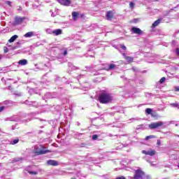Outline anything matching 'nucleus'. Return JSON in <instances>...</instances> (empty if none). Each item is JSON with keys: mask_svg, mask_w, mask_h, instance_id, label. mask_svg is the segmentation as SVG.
I'll list each match as a JSON object with an SVG mask.
<instances>
[{"mask_svg": "<svg viewBox=\"0 0 179 179\" xmlns=\"http://www.w3.org/2000/svg\"><path fill=\"white\" fill-rule=\"evenodd\" d=\"M99 100L102 104H107V103L113 101V96H111V94L101 93L99 95Z\"/></svg>", "mask_w": 179, "mask_h": 179, "instance_id": "1", "label": "nucleus"}, {"mask_svg": "<svg viewBox=\"0 0 179 179\" xmlns=\"http://www.w3.org/2000/svg\"><path fill=\"white\" fill-rule=\"evenodd\" d=\"M164 122H156L149 124V128L150 129H156L157 128H160V127H164Z\"/></svg>", "mask_w": 179, "mask_h": 179, "instance_id": "2", "label": "nucleus"}, {"mask_svg": "<svg viewBox=\"0 0 179 179\" xmlns=\"http://www.w3.org/2000/svg\"><path fill=\"white\" fill-rule=\"evenodd\" d=\"M144 176H145V173H143V171H142L141 169H137L135 171L134 178V179H143Z\"/></svg>", "mask_w": 179, "mask_h": 179, "instance_id": "3", "label": "nucleus"}, {"mask_svg": "<svg viewBox=\"0 0 179 179\" xmlns=\"http://www.w3.org/2000/svg\"><path fill=\"white\" fill-rule=\"evenodd\" d=\"M34 152L36 155H45V153H48V150H41V145H40L39 147L35 146Z\"/></svg>", "mask_w": 179, "mask_h": 179, "instance_id": "4", "label": "nucleus"}, {"mask_svg": "<svg viewBox=\"0 0 179 179\" xmlns=\"http://www.w3.org/2000/svg\"><path fill=\"white\" fill-rule=\"evenodd\" d=\"M143 155H146L147 156H155L156 155V151L155 150H143Z\"/></svg>", "mask_w": 179, "mask_h": 179, "instance_id": "5", "label": "nucleus"}, {"mask_svg": "<svg viewBox=\"0 0 179 179\" xmlns=\"http://www.w3.org/2000/svg\"><path fill=\"white\" fill-rule=\"evenodd\" d=\"M131 31L134 34H138V36H141V34H142V33H143V31H142L141 29H139L138 27H135L131 28Z\"/></svg>", "mask_w": 179, "mask_h": 179, "instance_id": "6", "label": "nucleus"}, {"mask_svg": "<svg viewBox=\"0 0 179 179\" xmlns=\"http://www.w3.org/2000/svg\"><path fill=\"white\" fill-rule=\"evenodd\" d=\"M59 3L64 5V6H69L71 5V0H57Z\"/></svg>", "mask_w": 179, "mask_h": 179, "instance_id": "7", "label": "nucleus"}, {"mask_svg": "<svg viewBox=\"0 0 179 179\" xmlns=\"http://www.w3.org/2000/svg\"><path fill=\"white\" fill-rule=\"evenodd\" d=\"M122 56L124 57V59L127 61V62L131 63L134 62V57L127 56V54L122 53Z\"/></svg>", "mask_w": 179, "mask_h": 179, "instance_id": "8", "label": "nucleus"}, {"mask_svg": "<svg viewBox=\"0 0 179 179\" xmlns=\"http://www.w3.org/2000/svg\"><path fill=\"white\" fill-rule=\"evenodd\" d=\"M114 17V14L113 13V11L109 10L106 13V19L108 20H111Z\"/></svg>", "mask_w": 179, "mask_h": 179, "instance_id": "9", "label": "nucleus"}, {"mask_svg": "<svg viewBox=\"0 0 179 179\" xmlns=\"http://www.w3.org/2000/svg\"><path fill=\"white\" fill-rule=\"evenodd\" d=\"M48 166H58V162L52 159L47 161Z\"/></svg>", "mask_w": 179, "mask_h": 179, "instance_id": "10", "label": "nucleus"}, {"mask_svg": "<svg viewBox=\"0 0 179 179\" xmlns=\"http://www.w3.org/2000/svg\"><path fill=\"white\" fill-rule=\"evenodd\" d=\"M34 36H36V32L34 31H29L24 35L27 38H30V37H33Z\"/></svg>", "mask_w": 179, "mask_h": 179, "instance_id": "11", "label": "nucleus"}, {"mask_svg": "<svg viewBox=\"0 0 179 179\" xmlns=\"http://www.w3.org/2000/svg\"><path fill=\"white\" fill-rule=\"evenodd\" d=\"M23 22V18L20 17H15L14 23L15 24H20Z\"/></svg>", "mask_w": 179, "mask_h": 179, "instance_id": "12", "label": "nucleus"}, {"mask_svg": "<svg viewBox=\"0 0 179 179\" xmlns=\"http://www.w3.org/2000/svg\"><path fill=\"white\" fill-rule=\"evenodd\" d=\"M128 146H129L128 143H120L119 146L116 147V150H120V149H122V148H128Z\"/></svg>", "mask_w": 179, "mask_h": 179, "instance_id": "13", "label": "nucleus"}, {"mask_svg": "<svg viewBox=\"0 0 179 179\" xmlns=\"http://www.w3.org/2000/svg\"><path fill=\"white\" fill-rule=\"evenodd\" d=\"M53 34L54 36H60V34H62V29H57L53 30Z\"/></svg>", "mask_w": 179, "mask_h": 179, "instance_id": "14", "label": "nucleus"}, {"mask_svg": "<svg viewBox=\"0 0 179 179\" xmlns=\"http://www.w3.org/2000/svg\"><path fill=\"white\" fill-rule=\"evenodd\" d=\"M79 16V13L74 11L72 13V17L73 20H78V17Z\"/></svg>", "mask_w": 179, "mask_h": 179, "instance_id": "15", "label": "nucleus"}, {"mask_svg": "<svg viewBox=\"0 0 179 179\" xmlns=\"http://www.w3.org/2000/svg\"><path fill=\"white\" fill-rule=\"evenodd\" d=\"M54 97L55 96H52V94H51L50 92H47L44 95V99H54Z\"/></svg>", "mask_w": 179, "mask_h": 179, "instance_id": "16", "label": "nucleus"}, {"mask_svg": "<svg viewBox=\"0 0 179 179\" xmlns=\"http://www.w3.org/2000/svg\"><path fill=\"white\" fill-rule=\"evenodd\" d=\"M160 22H162V20H157L155 22H153L152 27H157V26H159V24H160Z\"/></svg>", "mask_w": 179, "mask_h": 179, "instance_id": "17", "label": "nucleus"}, {"mask_svg": "<svg viewBox=\"0 0 179 179\" xmlns=\"http://www.w3.org/2000/svg\"><path fill=\"white\" fill-rule=\"evenodd\" d=\"M169 106L173 107V108H178L179 109V104L178 102L170 103Z\"/></svg>", "mask_w": 179, "mask_h": 179, "instance_id": "18", "label": "nucleus"}, {"mask_svg": "<svg viewBox=\"0 0 179 179\" xmlns=\"http://www.w3.org/2000/svg\"><path fill=\"white\" fill-rule=\"evenodd\" d=\"M17 37H19L17 35H14V36H13L8 40V43H13V41H15V40H16V38H17Z\"/></svg>", "mask_w": 179, "mask_h": 179, "instance_id": "19", "label": "nucleus"}, {"mask_svg": "<svg viewBox=\"0 0 179 179\" xmlns=\"http://www.w3.org/2000/svg\"><path fill=\"white\" fill-rule=\"evenodd\" d=\"M115 64H109L108 65V71H111V70H113V69H115Z\"/></svg>", "mask_w": 179, "mask_h": 179, "instance_id": "20", "label": "nucleus"}, {"mask_svg": "<svg viewBox=\"0 0 179 179\" xmlns=\"http://www.w3.org/2000/svg\"><path fill=\"white\" fill-rule=\"evenodd\" d=\"M29 174H31V175H34V176H37V174H38V172L37 171H29L27 170Z\"/></svg>", "mask_w": 179, "mask_h": 179, "instance_id": "21", "label": "nucleus"}, {"mask_svg": "<svg viewBox=\"0 0 179 179\" xmlns=\"http://www.w3.org/2000/svg\"><path fill=\"white\" fill-rule=\"evenodd\" d=\"M153 138H155V136L153 135L147 136L145 138V141H149V139H153Z\"/></svg>", "mask_w": 179, "mask_h": 179, "instance_id": "22", "label": "nucleus"}, {"mask_svg": "<svg viewBox=\"0 0 179 179\" xmlns=\"http://www.w3.org/2000/svg\"><path fill=\"white\" fill-rule=\"evenodd\" d=\"M45 31L48 34H54V31H52L51 29H47L45 30Z\"/></svg>", "mask_w": 179, "mask_h": 179, "instance_id": "23", "label": "nucleus"}, {"mask_svg": "<svg viewBox=\"0 0 179 179\" xmlns=\"http://www.w3.org/2000/svg\"><path fill=\"white\" fill-rule=\"evenodd\" d=\"M19 143V140L18 138H16L15 140H13L11 143H10V145H16V143Z\"/></svg>", "mask_w": 179, "mask_h": 179, "instance_id": "24", "label": "nucleus"}, {"mask_svg": "<svg viewBox=\"0 0 179 179\" xmlns=\"http://www.w3.org/2000/svg\"><path fill=\"white\" fill-rule=\"evenodd\" d=\"M166 81V78L164 77H162L160 80H159V83L162 85L163 83H164V82Z\"/></svg>", "mask_w": 179, "mask_h": 179, "instance_id": "25", "label": "nucleus"}, {"mask_svg": "<svg viewBox=\"0 0 179 179\" xmlns=\"http://www.w3.org/2000/svg\"><path fill=\"white\" fill-rule=\"evenodd\" d=\"M145 113H146V114H149V115L152 114V109L151 108H147L145 110Z\"/></svg>", "mask_w": 179, "mask_h": 179, "instance_id": "26", "label": "nucleus"}, {"mask_svg": "<svg viewBox=\"0 0 179 179\" xmlns=\"http://www.w3.org/2000/svg\"><path fill=\"white\" fill-rule=\"evenodd\" d=\"M99 136L97 134H94L92 136V141H97Z\"/></svg>", "mask_w": 179, "mask_h": 179, "instance_id": "27", "label": "nucleus"}, {"mask_svg": "<svg viewBox=\"0 0 179 179\" xmlns=\"http://www.w3.org/2000/svg\"><path fill=\"white\" fill-rule=\"evenodd\" d=\"M129 6H130V8H131V9H134V8L135 7V3L134 2H130Z\"/></svg>", "mask_w": 179, "mask_h": 179, "instance_id": "28", "label": "nucleus"}, {"mask_svg": "<svg viewBox=\"0 0 179 179\" xmlns=\"http://www.w3.org/2000/svg\"><path fill=\"white\" fill-rule=\"evenodd\" d=\"M63 55H64V57L68 55V49H64Z\"/></svg>", "mask_w": 179, "mask_h": 179, "instance_id": "29", "label": "nucleus"}, {"mask_svg": "<svg viewBox=\"0 0 179 179\" xmlns=\"http://www.w3.org/2000/svg\"><path fill=\"white\" fill-rule=\"evenodd\" d=\"M120 48H122V50H124V51L127 50V47L124 45H120Z\"/></svg>", "mask_w": 179, "mask_h": 179, "instance_id": "30", "label": "nucleus"}, {"mask_svg": "<svg viewBox=\"0 0 179 179\" xmlns=\"http://www.w3.org/2000/svg\"><path fill=\"white\" fill-rule=\"evenodd\" d=\"M94 47V45H91L89 46V49H88V51H92L93 50V48Z\"/></svg>", "mask_w": 179, "mask_h": 179, "instance_id": "31", "label": "nucleus"}, {"mask_svg": "<svg viewBox=\"0 0 179 179\" xmlns=\"http://www.w3.org/2000/svg\"><path fill=\"white\" fill-rule=\"evenodd\" d=\"M3 51H4V52H8V51H9V50L8 49V48H6V46H4Z\"/></svg>", "mask_w": 179, "mask_h": 179, "instance_id": "32", "label": "nucleus"}, {"mask_svg": "<svg viewBox=\"0 0 179 179\" xmlns=\"http://www.w3.org/2000/svg\"><path fill=\"white\" fill-rule=\"evenodd\" d=\"M3 110H5V106H1L0 107V113H2V111H3Z\"/></svg>", "mask_w": 179, "mask_h": 179, "instance_id": "33", "label": "nucleus"}, {"mask_svg": "<svg viewBox=\"0 0 179 179\" xmlns=\"http://www.w3.org/2000/svg\"><path fill=\"white\" fill-rule=\"evenodd\" d=\"M108 136H110V138H113V136H114V138H117V135L113 136L111 134H109Z\"/></svg>", "mask_w": 179, "mask_h": 179, "instance_id": "34", "label": "nucleus"}, {"mask_svg": "<svg viewBox=\"0 0 179 179\" xmlns=\"http://www.w3.org/2000/svg\"><path fill=\"white\" fill-rule=\"evenodd\" d=\"M29 21V18H27L26 17H23V22H28Z\"/></svg>", "mask_w": 179, "mask_h": 179, "instance_id": "35", "label": "nucleus"}, {"mask_svg": "<svg viewBox=\"0 0 179 179\" xmlns=\"http://www.w3.org/2000/svg\"><path fill=\"white\" fill-rule=\"evenodd\" d=\"M176 55H178L179 56V48H177L176 49Z\"/></svg>", "mask_w": 179, "mask_h": 179, "instance_id": "36", "label": "nucleus"}, {"mask_svg": "<svg viewBox=\"0 0 179 179\" xmlns=\"http://www.w3.org/2000/svg\"><path fill=\"white\" fill-rule=\"evenodd\" d=\"M23 65H27V60L23 59Z\"/></svg>", "mask_w": 179, "mask_h": 179, "instance_id": "37", "label": "nucleus"}, {"mask_svg": "<svg viewBox=\"0 0 179 179\" xmlns=\"http://www.w3.org/2000/svg\"><path fill=\"white\" fill-rule=\"evenodd\" d=\"M157 145H158V146L162 145V141H160V140H157Z\"/></svg>", "mask_w": 179, "mask_h": 179, "instance_id": "38", "label": "nucleus"}, {"mask_svg": "<svg viewBox=\"0 0 179 179\" xmlns=\"http://www.w3.org/2000/svg\"><path fill=\"white\" fill-rule=\"evenodd\" d=\"M175 92H179V86L175 87Z\"/></svg>", "mask_w": 179, "mask_h": 179, "instance_id": "39", "label": "nucleus"}, {"mask_svg": "<svg viewBox=\"0 0 179 179\" xmlns=\"http://www.w3.org/2000/svg\"><path fill=\"white\" fill-rule=\"evenodd\" d=\"M18 64H20V65H23V59L20 60Z\"/></svg>", "mask_w": 179, "mask_h": 179, "instance_id": "40", "label": "nucleus"}, {"mask_svg": "<svg viewBox=\"0 0 179 179\" xmlns=\"http://www.w3.org/2000/svg\"><path fill=\"white\" fill-rule=\"evenodd\" d=\"M143 124H140L138 126V129H141V128H143Z\"/></svg>", "mask_w": 179, "mask_h": 179, "instance_id": "41", "label": "nucleus"}, {"mask_svg": "<svg viewBox=\"0 0 179 179\" xmlns=\"http://www.w3.org/2000/svg\"><path fill=\"white\" fill-rule=\"evenodd\" d=\"M6 3H7V5H9V6H10V4L12 3V2L7 1Z\"/></svg>", "mask_w": 179, "mask_h": 179, "instance_id": "42", "label": "nucleus"}, {"mask_svg": "<svg viewBox=\"0 0 179 179\" xmlns=\"http://www.w3.org/2000/svg\"><path fill=\"white\" fill-rule=\"evenodd\" d=\"M145 179H150V176L149 175L146 176Z\"/></svg>", "mask_w": 179, "mask_h": 179, "instance_id": "43", "label": "nucleus"}, {"mask_svg": "<svg viewBox=\"0 0 179 179\" xmlns=\"http://www.w3.org/2000/svg\"><path fill=\"white\" fill-rule=\"evenodd\" d=\"M147 162H148V163H150L151 166H155V164H152L150 161L147 160Z\"/></svg>", "mask_w": 179, "mask_h": 179, "instance_id": "44", "label": "nucleus"}, {"mask_svg": "<svg viewBox=\"0 0 179 179\" xmlns=\"http://www.w3.org/2000/svg\"><path fill=\"white\" fill-rule=\"evenodd\" d=\"M51 17H55V15H54V13H52L51 14Z\"/></svg>", "mask_w": 179, "mask_h": 179, "instance_id": "45", "label": "nucleus"}, {"mask_svg": "<svg viewBox=\"0 0 179 179\" xmlns=\"http://www.w3.org/2000/svg\"><path fill=\"white\" fill-rule=\"evenodd\" d=\"M76 124H77L78 127H79L80 125V123L79 122H77Z\"/></svg>", "mask_w": 179, "mask_h": 179, "instance_id": "46", "label": "nucleus"}, {"mask_svg": "<svg viewBox=\"0 0 179 179\" xmlns=\"http://www.w3.org/2000/svg\"><path fill=\"white\" fill-rule=\"evenodd\" d=\"M73 69H78V67L73 66Z\"/></svg>", "mask_w": 179, "mask_h": 179, "instance_id": "47", "label": "nucleus"}, {"mask_svg": "<svg viewBox=\"0 0 179 179\" xmlns=\"http://www.w3.org/2000/svg\"><path fill=\"white\" fill-rule=\"evenodd\" d=\"M131 120L135 121V119L132 118V119H131Z\"/></svg>", "mask_w": 179, "mask_h": 179, "instance_id": "48", "label": "nucleus"}, {"mask_svg": "<svg viewBox=\"0 0 179 179\" xmlns=\"http://www.w3.org/2000/svg\"><path fill=\"white\" fill-rule=\"evenodd\" d=\"M133 71H136V70L135 69V68L133 67Z\"/></svg>", "mask_w": 179, "mask_h": 179, "instance_id": "49", "label": "nucleus"}, {"mask_svg": "<svg viewBox=\"0 0 179 179\" xmlns=\"http://www.w3.org/2000/svg\"><path fill=\"white\" fill-rule=\"evenodd\" d=\"M178 169H179V164H178Z\"/></svg>", "mask_w": 179, "mask_h": 179, "instance_id": "50", "label": "nucleus"}, {"mask_svg": "<svg viewBox=\"0 0 179 179\" xmlns=\"http://www.w3.org/2000/svg\"><path fill=\"white\" fill-rule=\"evenodd\" d=\"M0 59H1V55H0Z\"/></svg>", "mask_w": 179, "mask_h": 179, "instance_id": "51", "label": "nucleus"}, {"mask_svg": "<svg viewBox=\"0 0 179 179\" xmlns=\"http://www.w3.org/2000/svg\"><path fill=\"white\" fill-rule=\"evenodd\" d=\"M71 179H75V178H71Z\"/></svg>", "mask_w": 179, "mask_h": 179, "instance_id": "52", "label": "nucleus"}]
</instances>
